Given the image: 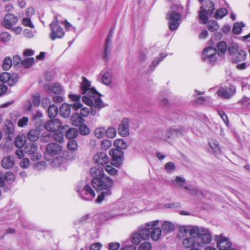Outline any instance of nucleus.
Wrapping results in <instances>:
<instances>
[{
    "mask_svg": "<svg viewBox=\"0 0 250 250\" xmlns=\"http://www.w3.org/2000/svg\"><path fill=\"white\" fill-rule=\"evenodd\" d=\"M25 143V137L21 136H17L15 140L14 144L15 146L19 148L22 147Z\"/></svg>",
    "mask_w": 250,
    "mask_h": 250,
    "instance_id": "40",
    "label": "nucleus"
},
{
    "mask_svg": "<svg viewBox=\"0 0 250 250\" xmlns=\"http://www.w3.org/2000/svg\"><path fill=\"white\" fill-rule=\"evenodd\" d=\"M165 168L167 172H170L175 170V167L173 163L168 162L165 164Z\"/></svg>",
    "mask_w": 250,
    "mask_h": 250,
    "instance_id": "64",
    "label": "nucleus"
},
{
    "mask_svg": "<svg viewBox=\"0 0 250 250\" xmlns=\"http://www.w3.org/2000/svg\"><path fill=\"white\" fill-rule=\"evenodd\" d=\"M82 118L79 115H72L70 118V120L74 126H78L80 123Z\"/></svg>",
    "mask_w": 250,
    "mask_h": 250,
    "instance_id": "54",
    "label": "nucleus"
},
{
    "mask_svg": "<svg viewBox=\"0 0 250 250\" xmlns=\"http://www.w3.org/2000/svg\"><path fill=\"white\" fill-rule=\"evenodd\" d=\"M197 246L203 247L204 245L209 244L212 240V236L209 231L204 228H199V231L195 233Z\"/></svg>",
    "mask_w": 250,
    "mask_h": 250,
    "instance_id": "6",
    "label": "nucleus"
},
{
    "mask_svg": "<svg viewBox=\"0 0 250 250\" xmlns=\"http://www.w3.org/2000/svg\"><path fill=\"white\" fill-rule=\"evenodd\" d=\"M94 133L96 138L101 139L105 134V128L102 127H97L95 129Z\"/></svg>",
    "mask_w": 250,
    "mask_h": 250,
    "instance_id": "44",
    "label": "nucleus"
},
{
    "mask_svg": "<svg viewBox=\"0 0 250 250\" xmlns=\"http://www.w3.org/2000/svg\"><path fill=\"white\" fill-rule=\"evenodd\" d=\"M112 71L110 70H108L102 75V83L106 85H109L112 82Z\"/></svg>",
    "mask_w": 250,
    "mask_h": 250,
    "instance_id": "30",
    "label": "nucleus"
},
{
    "mask_svg": "<svg viewBox=\"0 0 250 250\" xmlns=\"http://www.w3.org/2000/svg\"><path fill=\"white\" fill-rule=\"evenodd\" d=\"M3 179L6 181L11 182L15 180V176L12 172L8 171L5 173Z\"/></svg>",
    "mask_w": 250,
    "mask_h": 250,
    "instance_id": "60",
    "label": "nucleus"
},
{
    "mask_svg": "<svg viewBox=\"0 0 250 250\" xmlns=\"http://www.w3.org/2000/svg\"><path fill=\"white\" fill-rule=\"evenodd\" d=\"M245 24L243 22H236L234 24L232 28V32L234 34H239L241 33L242 31V27H244Z\"/></svg>",
    "mask_w": 250,
    "mask_h": 250,
    "instance_id": "41",
    "label": "nucleus"
},
{
    "mask_svg": "<svg viewBox=\"0 0 250 250\" xmlns=\"http://www.w3.org/2000/svg\"><path fill=\"white\" fill-rule=\"evenodd\" d=\"M228 50L230 53V56H231L233 54L237 52L239 50H238V46L236 44L231 43L229 44L228 46Z\"/></svg>",
    "mask_w": 250,
    "mask_h": 250,
    "instance_id": "55",
    "label": "nucleus"
},
{
    "mask_svg": "<svg viewBox=\"0 0 250 250\" xmlns=\"http://www.w3.org/2000/svg\"><path fill=\"white\" fill-rule=\"evenodd\" d=\"M105 170L108 174L111 175H114L117 172V170L110 165L105 166Z\"/></svg>",
    "mask_w": 250,
    "mask_h": 250,
    "instance_id": "63",
    "label": "nucleus"
},
{
    "mask_svg": "<svg viewBox=\"0 0 250 250\" xmlns=\"http://www.w3.org/2000/svg\"><path fill=\"white\" fill-rule=\"evenodd\" d=\"M111 40L112 38H110L109 37H107L106 40V43L105 45L104 53L102 56L103 59L104 60H107L108 59V55L110 52L109 45L111 42Z\"/></svg>",
    "mask_w": 250,
    "mask_h": 250,
    "instance_id": "32",
    "label": "nucleus"
},
{
    "mask_svg": "<svg viewBox=\"0 0 250 250\" xmlns=\"http://www.w3.org/2000/svg\"><path fill=\"white\" fill-rule=\"evenodd\" d=\"M114 146L118 148L124 149L127 147V144L123 139H116L114 142Z\"/></svg>",
    "mask_w": 250,
    "mask_h": 250,
    "instance_id": "42",
    "label": "nucleus"
},
{
    "mask_svg": "<svg viewBox=\"0 0 250 250\" xmlns=\"http://www.w3.org/2000/svg\"><path fill=\"white\" fill-rule=\"evenodd\" d=\"M78 135V131L76 128H71L65 132V137L69 140H74Z\"/></svg>",
    "mask_w": 250,
    "mask_h": 250,
    "instance_id": "36",
    "label": "nucleus"
},
{
    "mask_svg": "<svg viewBox=\"0 0 250 250\" xmlns=\"http://www.w3.org/2000/svg\"><path fill=\"white\" fill-rule=\"evenodd\" d=\"M40 103V97L39 94L33 95L32 96V101L28 100L25 104V108L29 111L32 110V105L38 106Z\"/></svg>",
    "mask_w": 250,
    "mask_h": 250,
    "instance_id": "22",
    "label": "nucleus"
},
{
    "mask_svg": "<svg viewBox=\"0 0 250 250\" xmlns=\"http://www.w3.org/2000/svg\"><path fill=\"white\" fill-rule=\"evenodd\" d=\"M202 4L199 12V21L201 24H206L208 21V15L211 16L215 9L211 0H199Z\"/></svg>",
    "mask_w": 250,
    "mask_h": 250,
    "instance_id": "4",
    "label": "nucleus"
},
{
    "mask_svg": "<svg viewBox=\"0 0 250 250\" xmlns=\"http://www.w3.org/2000/svg\"><path fill=\"white\" fill-rule=\"evenodd\" d=\"M19 80V76L17 73H13L10 75V78L9 80L8 85L12 86L15 84Z\"/></svg>",
    "mask_w": 250,
    "mask_h": 250,
    "instance_id": "52",
    "label": "nucleus"
},
{
    "mask_svg": "<svg viewBox=\"0 0 250 250\" xmlns=\"http://www.w3.org/2000/svg\"><path fill=\"white\" fill-rule=\"evenodd\" d=\"M236 88L233 85L220 87L217 91V95L222 99H228L231 98L236 93Z\"/></svg>",
    "mask_w": 250,
    "mask_h": 250,
    "instance_id": "11",
    "label": "nucleus"
},
{
    "mask_svg": "<svg viewBox=\"0 0 250 250\" xmlns=\"http://www.w3.org/2000/svg\"><path fill=\"white\" fill-rule=\"evenodd\" d=\"M182 246L186 248L195 247L197 246L196 238H186L182 241Z\"/></svg>",
    "mask_w": 250,
    "mask_h": 250,
    "instance_id": "26",
    "label": "nucleus"
},
{
    "mask_svg": "<svg viewBox=\"0 0 250 250\" xmlns=\"http://www.w3.org/2000/svg\"><path fill=\"white\" fill-rule=\"evenodd\" d=\"M209 145L215 153H219L220 152V148L217 141L211 140L209 142Z\"/></svg>",
    "mask_w": 250,
    "mask_h": 250,
    "instance_id": "45",
    "label": "nucleus"
},
{
    "mask_svg": "<svg viewBox=\"0 0 250 250\" xmlns=\"http://www.w3.org/2000/svg\"><path fill=\"white\" fill-rule=\"evenodd\" d=\"M184 128L182 126H173L168 128L166 131V137L168 139L173 138L183 134Z\"/></svg>",
    "mask_w": 250,
    "mask_h": 250,
    "instance_id": "17",
    "label": "nucleus"
},
{
    "mask_svg": "<svg viewBox=\"0 0 250 250\" xmlns=\"http://www.w3.org/2000/svg\"><path fill=\"white\" fill-rule=\"evenodd\" d=\"M18 20L13 14L7 13L4 16L2 25L7 29H11L17 23Z\"/></svg>",
    "mask_w": 250,
    "mask_h": 250,
    "instance_id": "16",
    "label": "nucleus"
},
{
    "mask_svg": "<svg viewBox=\"0 0 250 250\" xmlns=\"http://www.w3.org/2000/svg\"><path fill=\"white\" fill-rule=\"evenodd\" d=\"M174 229V225L170 221H165L162 225V229L167 233L172 232Z\"/></svg>",
    "mask_w": 250,
    "mask_h": 250,
    "instance_id": "31",
    "label": "nucleus"
},
{
    "mask_svg": "<svg viewBox=\"0 0 250 250\" xmlns=\"http://www.w3.org/2000/svg\"><path fill=\"white\" fill-rule=\"evenodd\" d=\"M217 46L218 50V54L220 55H223L226 52L227 48L226 42L224 41H221L217 43Z\"/></svg>",
    "mask_w": 250,
    "mask_h": 250,
    "instance_id": "38",
    "label": "nucleus"
},
{
    "mask_svg": "<svg viewBox=\"0 0 250 250\" xmlns=\"http://www.w3.org/2000/svg\"><path fill=\"white\" fill-rule=\"evenodd\" d=\"M166 56L167 54L163 53H161L159 58H156L151 62L150 65V67L154 69L155 67L159 64V63L161 62Z\"/></svg>",
    "mask_w": 250,
    "mask_h": 250,
    "instance_id": "39",
    "label": "nucleus"
},
{
    "mask_svg": "<svg viewBox=\"0 0 250 250\" xmlns=\"http://www.w3.org/2000/svg\"><path fill=\"white\" fill-rule=\"evenodd\" d=\"M11 39V35L6 32H2L0 34V41L4 43L8 42Z\"/></svg>",
    "mask_w": 250,
    "mask_h": 250,
    "instance_id": "50",
    "label": "nucleus"
},
{
    "mask_svg": "<svg viewBox=\"0 0 250 250\" xmlns=\"http://www.w3.org/2000/svg\"><path fill=\"white\" fill-rule=\"evenodd\" d=\"M42 142L46 143L50 141L51 138L50 133L47 131H45L40 135L39 138Z\"/></svg>",
    "mask_w": 250,
    "mask_h": 250,
    "instance_id": "49",
    "label": "nucleus"
},
{
    "mask_svg": "<svg viewBox=\"0 0 250 250\" xmlns=\"http://www.w3.org/2000/svg\"><path fill=\"white\" fill-rule=\"evenodd\" d=\"M111 142L108 139H104L101 144V148L103 150L108 149L111 146Z\"/></svg>",
    "mask_w": 250,
    "mask_h": 250,
    "instance_id": "51",
    "label": "nucleus"
},
{
    "mask_svg": "<svg viewBox=\"0 0 250 250\" xmlns=\"http://www.w3.org/2000/svg\"><path fill=\"white\" fill-rule=\"evenodd\" d=\"M61 151L62 147L57 143H52L47 145L44 156L51 167H59L62 164V159L59 156Z\"/></svg>",
    "mask_w": 250,
    "mask_h": 250,
    "instance_id": "3",
    "label": "nucleus"
},
{
    "mask_svg": "<svg viewBox=\"0 0 250 250\" xmlns=\"http://www.w3.org/2000/svg\"><path fill=\"white\" fill-rule=\"evenodd\" d=\"M91 83L86 78H83V82L81 84V93L83 95H86V93L90 90H94V88H90Z\"/></svg>",
    "mask_w": 250,
    "mask_h": 250,
    "instance_id": "28",
    "label": "nucleus"
},
{
    "mask_svg": "<svg viewBox=\"0 0 250 250\" xmlns=\"http://www.w3.org/2000/svg\"><path fill=\"white\" fill-rule=\"evenodd\" d=\"M162 229L160 228H154L150 233L151 238L154 241H157L160 238Z\"/></svg>",
    "mask_w": 250,
    "mask_h": 250,
    "instance_id": "33",
    "label": "nucleus"
},
{
    "mask_svg": "<svg viewBox=\"0 0 250 250\" xmlns=\"http://www.w3.org/2000/svg\"><path fill=\"white\" fill-rule=\"evenodd\" d=\"M101 95L95 89L90 90L82 97V101L91 108L90 114L95 116L102 108L104 104L101 99Z\"/></svg>",
    "mask_w": 250,
    "mask_h": 250,
    "instance_id": "2",
    "label": "nucleus"
},
{
    "mask_svg": "<svg viewBox=\"0 0 250 250\" xmlns=\"http://www.w3.org/2000/svg\"><path fill=\"white\" fill-rule=\"evenodd\" d=\"M228 13L227 9L225 8H221L218 9L215 13L214 17L216 19H222Z\"/></svg>",
    "mask_w": 250,
    "mask_h": 250,
    "instance_id": "37",
    "label": "nucleus"
},
{
    "mask_svg": "<svg viewBox=\"0 0 250 250\" xmlns=\"http://www.w3.org/2000/svg\"><path fill=\"white\" fill-rule=\"evenodd\" d=\"M12 61L10 57H6L2 64V68L4 70H9L12 65Z\"/></svg>",
    "mask_w": 250,
    "mask_h": 250,
    "instance_id": "43",
    "label": "nucleus"
},
{
    "mask_svg": "<svg viewBox=\"0 0 250 250\" xmlns=\"http://www.w3.org/2000/svg\"><path fill=\"white\" fill-rule=\"evenodd\" d=\"M109 153L112 157V165L115 167L120 166L123 160V152L119 149H112L109 150Z\"/></svg>",
    "mask_w": 250,
    "mask_h": 250,
    "instance_id": "12",
    "label": "nucleus"
},
{
    "mask_svg": "<svg viewBox=\"0 0 250 250\" xmlns=\"http://www.w3.org/2000/svg\"><path fill=\"white\" fill-rule=\"evenodd\" d=\"M79 130L80 133L83 135H87L90 133L89 128L85 125H80Z\"/></svg>",
    "mask_w": 250,
    "mask_h": 250,
    "instance_id": "61",
    "label": "nucleus"
},
{
    "mask_svg": "<svg viewBox=\"0 0 250 250\" xmlns=\"http://www.w3.org/2000/svg\"><path fill=\"white\" fill-rule=\"evenodd\" d=\"M214 239L217 242V247L219 250H240L237 248H232L229 239L222 234L215 236Z\"/></svg>",
    "mask_w": 250,
    "mask_h": 250,
    "instance_id": "9",
    "label": "nucleus"
},
{
    "mask_svg": "<svg viewBox=\"0 0 250 250\" xmlns=\"http://www.w3.org/2000/svg\"><path fill=\"white\" fill-rule=\"evenodd\" d=\"M247 55L246 51L243 50H239L237 52L234 53L231 56L232 62L236 63L244 60Z\"/></svg>",
    "mask_w": 250,
    "mask_h": 250,
    "instance_id": "24",
    "label": "nucleus"
},
{
    "mask_svg": "<svg viewBox=\"0 0 250 250\" xmlns=\"http://www.w3.org/2000/svg\"><path fill=\"white\" fill-rule=\"evenodd\" d=\"M143 240L145 239L143 238L142 235L138 230L134 232L132 235L131 242L135 245L139 244Z\"/></svg>",
    "mask_w": 250,
    "mask_h": 250,
    "instance_id": "35",
    "label": "nucleus"
},
{
    "mask_svg": "<svg viewBox=\"0 0 250 250\" xmlns=\"http://www.w3.org/2000/svg\"><path fill=\"white\" fill-rule=\"evenodd\" d=\"M94 163L99 165H104L109 162V158L106 153L104 152H98L93 157Z\"/></svg>",
    "mask_w": 250,
    "mask_h": 250,
    "instance_id": "21",
    "label": "nucleus"
},
{
    "mask_svg": "<svg viewBox=\"0 0 250 250\" xmlns=\"http://www.w3.org/2000/svg\"><path fill=\"white\" fill-rule=\"evenodd\" d=\"M35 62V59L33 57L24 59L21 62V64L25 68L30 67Z\"/></svg>",
    "mask_w": 250,
    "mask_h": 250,
    "instance_id": "47",
    "label": "nucleus"
},
{
    "mask_svg": "<svg viewBox=\"0 0 250 250\" xmlns=\"http://www.w3.org/2000/svg\"><path fill=\"white\" fill-rule=\"evenodd\" d=\"M77 191L80 197L86 201L92 200L96 195L94 190L88 185H79Z\"/></svg>",
    "mask_w": 250,
    "mask_h": 250,
    "instance_id": "7",
    "label": "nucleus"
},
{
    "mask_svg": "<svg viewBox=\"0 0 250 250\" xmlns=\"http://www.w3.org/2000/svg\"><path fill=\"white\" fill-rule=\"evenodd\" d=\"M67 146L68 149L72 151H75L78 148L77 142L74 140H69Z\"/></svg>",
    "mask_w": 250,
    "mask_h": 250,
    "instance_id": "53",
    "label": "nucleus"
},
{
    "mask_svg": "<svg viewBox=\"0 0 250 250\" xmlns=\"http://www.w3.org/2000/svg\"><path fill=\"white\" fill-rule=\"evenodd\" d=\"M40 134V129H33L29 131L27 133V138L31 142H35L39 139Z\"/></svg>",
    "mask_w": 250,
    "mask_h": 250,
    "instance_id": "25",
    "label": "nucleus"
},
{
    "mask_svg": "<svg viewBox=\"0 0 250 250\" xmlns=\"http://www.w3.org/2000/svg\"><path fill=\"white\" fill-rule=\"evenodd\" d=\"M10 78V75L9 73L3 72L0 75V81L3 83H7L8 84Z\"/></svg>",
    "mask_w": 250,
    "mask_h": 250,
    "instance_id": "59",
    "label": "nucleus"
},
{
    "mask_svg": "<svg viewBox=\"0 0 250 250\" xmlns=\"http://www.w3.org/2000/svg\"><path fill=\"white\" fill-rule=\"evenodd\" d=\"M219 29V25L215 21H210L208 22V29L211 32L217 31Z\"/></svg>",
    "mask_w": 250,
    "mask_h": 250,
    "instance_id": "48",
    "label": "nucleus"
},
{
    "mask_svg": "<svg viewBox=\"0 0 250 250\" xmlns=\"http://www.w3.org/2000/svg\"><path fill=\"white\" fill-rule=\"evenodd\" d=\"M52 91L57 94H60L62 91V88L59 83H55L51 87Z\"/></svg>",
    "mask_w": 250,
    "mask_h": 250,
    "instance_id": "56",
    "label": "nucleus"
},
{
    "mask_svg": "<svg viewBox=\"0 0 250 250\" xmlns=\"http://www.w3.org/2000/svg\"><path fill=\"white\" fill-rule=\"evenodd\" d=\"M15 160L12 156L8 155L3 157L1 162V167L5 169H10L15 165Z\"/></svg>",
    "mask_w": 250,
    "mask_h": 250,
    "instance_id": "23",
    "label": "nucleus"
},
{
    "mask_svg": "<svg viewBox=\"0 0 250 250\" xmlns=\"http://www.w3.org/2000/svg\"><path fill=\"white\" fill-rule=\"evenodd\" d=\"M38 146L35 143H28L24 147V151L26 153L31 155V160L33 161H38L41 157V155L37 152Z\"/></svg>",
    "mask_w": 250,
    "mask_h": 250,
    "instance_id": "13",
    "label": "nucleus"
},
{
    "mask_svg": "<svg viewBox=\"0 0 250 250\" xmlns=\"http://www.w3.org/2000/svg\"><path fill=\"white\" fill-rule=\"evenodd\" d=\"M160 221H155L147 222L144 226H141L137 230L145 240L147 239L150 236V229L158 225Z\"/></svg>",
    "mask_w": 250,
    "mask_h": 250,
    "instance_id": "10",
    "label": "nucleus"
},
{
    "mask_svg": "<svg viewBox=\"0 0 250 250\" xmlns=\"http://www.w3.org/2000/svg\"><path fill=\"white\" fill-rule=\"evenodd\" d=\"M186 182V180L184 178L181 177L179 176L176 177L174 181L172 182L173 185L177 187H181L184 188L185 189L191 191V192H194L196 195H198L199 194H202V192L200 190H198L197 188H195L191 189L188 187L184 185Z\"/></svg>",
    "mask_w": 250,
    "mask_h": 250,
    "instance_id": "15",
    "label": "nucleus"
},
{
    "mask_svg": "<svg viewBox=\"0 0 250 250\" xmlns=\"http://www.w3.org/2000/svg\"><path fill=\"white\" fill-rule=\"evenodd\" d=\"M89 172L92 177L91 183L93 188L97 190L102 191L96 199V202L100 203L105 197L111 194L113 180L105 175L103 168L100 166L92 167Z\"/></svg>",
    "mask_w": 250,
    "mask_h": 250,
    "instance_id": "1",
    "label": "nucleus"
},
{
    "mask_svg": "<svg viewBox=\"0 0 250 250\" xmlns=\"http://www.w3.org/2000/svg\"><path fill=\"white\" fill-rule=\"evenodd\" d=\"M183 7L178 5H173L171 7V11L167 14V19L169 21V28L171 30H175L179 26V21L181 20L182 15L180 12Z\"/></svg>",
    "mask_w": 250,
    "mask_h": 250,
    "instance_id": "5",
    "label": "nucleus"
},
{
    "mask_svg": "<svg viewBox=\"0 0 250 250\" xmlns=\"http://www.w3.org/2000/svg\"><path fill=\"white\" fill-rule=\"evenodd\" d=\"M59 21L56 16L54 21L50 24L51 30L50 38L53 41L56 39L62 38L64 35V32L62 28L59 25Z\"/></svg>",
    "mask_w": 250,
    "mask_h": 250,
    "instance_id": "8",
    "label": "nucleus"
},
{
    "mask_svg": "<svg viewBox=\"0 0 250 250\" xmlns=\"http://www.w3.org/2000/svg\"><path fill=\"white\" fill-rule=\"evenodd\" d=\"M5 130L8 134H11L13 131V125L12 123L8 120L6 121L5 124Z\"/></svg>",
    "mask_w": 250,
    "mask_h": 250,
    "instance_id": "57",
    "label": "nucleus"
},
{
    "mask_svg": "<svg viewBox=\"0 0 250 250\" xmlns=\"http://www.w3.org/2000/svg\"><path fill=\"white\" fill-rule=\"evenodd\" d=\"M179 237H184L189 233L190 236L195 237V233L199 231V227L193 226H180L178 228Z\"/></svg>",
    "mask_w": 250,
    "mask_h": 250,
    "instance_id": "14",
    "label": "nucleus"
},
{
    "mask_svg": "<svg viewBox=\"0 0 250 250\" xmlns=\"http://www.w3.org/2000/svg\"><path fill=\"white\" fill-rule=\"evenodd\" d=\"M151 244L150 242H145L140 245L138 250H151Z\"/></svg>",
    "mask_w": 250,
    "mask_h": 250,
    "instance_id": "58",
    "label": "nucleus"
},
{
    "mask_svg": "<svg viewBox=\"0 0 250 250\" xmlns=\"http://www.w3.org/2000/svg\"><path fill=\"white\" fill-rule=\"evenodd\" d=\"M47 113L49 118H54L58 113V107L54 104L50 105L48 108Z\"/></svg>",
    "mask_w": 250,
    "mask_h": 250,
    "instance_id": "34",
    "label": "nucleus"
},
{
    "mask_svg": "<svg viewBox=\"0 0 250 250\" xmlns=\"http://www.w3.org/2000/svg\"><path fill=\"white\" fill-rule=\"evenodd\" d=\"M118 133L121 136L123 137H125L129 135V120L128 119L125 118L122 120L118 128Z\"/></svg>",
    "mask_w": 250,
    "mask_h": 250,
    "instance_id": "19",
    "label": "nucleus"
},
{
    "mask_svg": "<svg viewBox=\"0 0 250 250\" xmlns=\"http://www.w3.org/2000/svg\"><path fill=\"white\" fill-rule=\"evenodd\" d=\"M62 123L58 119H53L48 121L45 125V127L48 131L53 132L57 130L61 126Z\"/></svg>",
    "mask_w": 250,
    "mask_h": 250,
    "instance_id": "20",
    "label": "nucleus"
},
{
    "mask_svg": "<svg viewBox=\"0 0 250 250\" xmlns=\"http://www.w3.org/2000/svg\"><path fill=\"white\" fill-rule=\"evenodd\" d=\"M217 51L215 48L209 47L205 48L203 51L202 59L204 60L208 59L210 62H213L216 61L215 55Z\"/></svg>",
    "mask_w": 250,
    "mask_h": 250,
    "instance_id": "18",
    "label": "nucleus"
},
{
    "mask_svg": "<svg viewBox=\"0 0 250 250\" xmlns=\"http://www.w3.org/2000/svg\"><path fill=\"white\" fill-rule=\"evenodd\" d=\"M68 97L69 99L72 101L76 102V103L73 104H71L72 107L75 110H76L83 106L82 104L80 102V99L81 98V96L80 95L71 94H69Z\"/></svg>",
    "mask_w": 250,
    "mask_h": 250,
    "instance_id": "27",
    "label": "nucleus"
},
{
    "mask_svg": "<svg viewBox=\"0 0 250 250\" xmlns=\"http://www.w3.org/2000/svg\"><path fill=\"white\" fill-rule=\"evenodd\" d=\"M71 105L65 103L62 104L60 108V115L64 118L68 117L71 113Z\"/></svg>",
    "mask_w": 250,
    "mask_h": 250,
    "instance_id": "29",
    "label": "nucleus"
},
{
    "mask_svg": "<svg viewBox=\"0 0 250 250\" xmlns=\"http://www.w3.org/2000/svg\"><path fill=\"white\" fill-rule=\"evenodd\" d=\"M22 23L23 25L33 28L34 25L32 24L31 20L29 18H24L22 19Z\"/></svg>",
    "mask_w": 250,
    "mask_h": 250,
    "instance_id": "62",
    "label": "nucleus"
},
{
    "mask_svg": "<svg viewBox=\"0 0 250 250\" xmlns=\"http://www.w3.org/2000/svg\"><path fill=\"white\" fill-rule=\"evenodd\" d=\"M105 134L107 137L110 138H114L116 135V130L114 127H109L106 130Z\"/></svg>",
    "mask_w": 250,
    "mask_h": 250,
    "instance_id": "46",
    "label": "nucleus"
}]
</instances>
